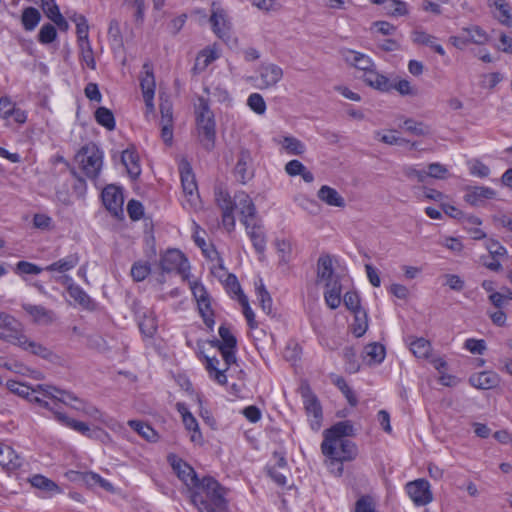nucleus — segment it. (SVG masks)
Instances as JSON below:
<instances>
[{
	"label": "nucleus",
	"mask_w": 512,
	"mask_h": 512,
	"mask_svg": "<svg viewBox=\"0 0 512 512\" xmlns=\"http://www.w3.org/2000/svg\"><path fill=\"white\" fill-rule=\"evenodd\" d=\"M409 349L418 359L428 360L432 356V345L423 337H409Z\"/></svg>",
	"instance_id": "27"
},
{
	"label": "nucleus",
	"mask_w": 512,
	"mask_h": 512,
	"mask_svg": "<svg viewBox=\"0 0 512 512\" xmlns=\"http://www.w3.org/2000/svg\"><path fill=\"white\" fill-rule=\"evenodd\" d=\"M490 6H494V15L501 23H509L511 19L510 6L505 0H493Z\"/></svg>",
	"instance_id": "45"
},
{
	"label": "nucleus",
	"mask_w": 512,
	"mask_h": 512,
	"mask_svg": "<svg viewBox=\"0 0 512 512\" xmlns=\"http://www.w3.org/2000/svg\"><path fill=\"white\" fill-rule=\"evenodd\" d=\"M496 196V192L483 186L468 187L464 199L467 203L472 206H481L488 199H493Z\"/></svg>",
	"instance_id": "22"
},
{
	"label": "nucleus",
	"mask_w": 512,
	"mask_h": 512,
	"mask_svg": "<svg viewBox=\"0 0 512 512\" xmlns=\"http://www.w3.org/2000/svg\"><path fill=\"white\" fill-rule=\"evenodd\" d=\"M262 85L260 88H270L275 86L283 77V70L276 64H263L259 69Z\"/></svg>",
	"instance_id": "21"
},
{
	"label": "nucleus",
	"mask_w": 512,
	"mask_h": 512,
	"mask_svg": "<svg viewBox=\"0 0 512 512\" xmlns=\"http://www.w3.org/2000/svg\"><path fill=\"white\" fill-rule=\"evenodd\" d=\"M79 263L78 254H70L67 257L60 259L50 265H48L45 270L47 271H57L60 273L69 271L73 269Z\"/></svg>",
	"instance_id": "37"
},
{
	"label": "nucleus",
	"mask_w": 512,
	"mask_h": 512,
	"mask_svg": "<svg viewBox=\"0 0 512 512\" xmlns=\"http://www.w3.org/2000/svg\"><path fill=\"white\" fill-rule=\"evenodd\" d=\"M177 410L182 416V421L187 430L191 431L192 434L190 439L192 442L200 444L203 440L202 434L199 430V425L194 416L188 411L186 406L182 403L177 404Z\"/></svg>",
	"instance_id": "24"
},
{
	"label": "nucleus",
	"mask_w": 512,
	"mask_h": 512,
	"mask_svg": "<svg viewBox=\"0 0 512 512\" xmlns=\"http://www.w3.org/2000/svg\"><path fill=\"white\" fill-rule=\"evenodd\" d=\"M22 308L37 324L48 325L54 321V313L41 305L23 304Z\"/></svg>",
	"instance_id": "26"
},
{
	"label": "nucleus",
	"mask_w": 512,
	"mask_h": 512,
	"mask_svg": "<svg viewBox=\"0 0 512 512\" xmlns=\"http://www.w3.org/2000/svg\"><path fill=\"white\" fill-rule=\"evenodd\" d=\"M318 198L325 202L326 204L330 206L335 207H344L345 206V200L344 198L334 189L330 186L323 185L318 193Z\"/></svg>",
	"instance_id": "32"
},
{
	"label": "nucleus",
	"mask_w": 512,
	"mask_h": 512,
	"mask_svg": "<svg viewBox=\"0 0 512 512\" xmlns=\"http://www.w3.org/2000/svg\"><path fill=\"white\" fill-rule=\"evenodd\" d=\"M161 113V137L167 144H171L173 140V108L172 103L168 99H162L159 105Z\"/></svg>",
	"instance_id": "16"
},
{
	"label": "nucleus",
	"mask_w": 512,
	"mask_h": 512,
	"mask_svg": "<svg viewBox=\"0 0 512 512\" xmlns=\"http://www.w3.org/2000/svg\"><path fill=\"white\" fill-rule=\"evenodd\" d=\"M413 41L414 43L419 45L429 46L433 51H435L441 56L445 55L443 47L440 44L436 43V37L424 31L413 32Z\"/></svg>",
	"instance_id": "36"
},
{
	"label": "nucleus",
	"mask_w": 512,
	"mask_h": 512,
	"mask_svg": "<svg viewBox=\"0 0 512 512\" xmlns=\"http://www.w3.org/2000/svg\"><path fill=\"white\" fill-rule=\"evenodd\" d=\"M226 490L212 477H204L190 494L192 503L200 512H225Z\"/></svg>",
	"instance_id": "2"
},
{
	"label": "nucleus",
	"mask_w": 512,
	"mask_h": 512,
	"mask_svg": "<svg viewBox=\"0 0 512 512\" xmlns=\"http://www.w3.org/2000/svg\"><path fill=\"white\" fill-rule=\"evenodd\" d=\"M247 104L257 114L262 115L266 111V103L259 93H252L248 97Z\"/></svg>",
	"instance_id": "57"
},
{
	"label": "nucleus",
	"mask_w": 512,
	"mask_h": 512,
	"mask_svg": "<svg viewBox=\"0 0 512 512\" xmlns=\"http://www.w3.org/2000/svg\"><path fill=\"white\" fill-rule=\"evenodd\" d=\"M256 290H257V296H258L262 310L268 315L271 314L272 310H273L272 309V298H271L269 292L265 289L262 282L260 283L259 286H257Z\"/></svg>",
	"instance_id": "51"
},
{
	"label": "nucleus",
	"mask_w": 512,
	"mask_h": 512,
	"mask_svg": "<svg viewBox=\"0 0 512 512\" xmlns=\"http://www.w3.org/2000/svg\"><path fill=\"white\" fill-rule=\"evenodd\" d=\"M195 113L199 141L207 151H211L215 146L216 132L214 114L208 100L199 97Z\"/></svg>",
	"instance_id": "3"
},
{
	"label": "nucleus",
	"mask_w": 512,
	"mask_h": 512,
	"mask_svg": "<svg viewBox=\"0 0 512 512\" xmlns=\"http://www.w3.org/2000/svg\"><path fill=\"white\" fill-rule=\"evenodd\" d=\"M25 343L20 344L19 347L25 351H29L30 353L39 356L43 359L51 360L54 357V353L41 343L30 340L27 336L24 337Z\"/></svg>",
	"instance_id": "33"
},
{
	"label": "nucleus",
	"mask_w": 512,
	"mask_h": 512,
	"mask_svg": "<svg viewBox=\"0 0 512 512\" xmlns=\"http://www.w3.org/2000/svg\"><path fill=\"white\" fill-rule=\"evenodd\" d=\"M68 293L71 298L84 307H87L91 302L90 297L79 286H69Z\"/></svg>",
	"instance_id": "60"
},
{
	"label": "nucleus",
	"mask_w": 512,
	"mask_h": 512,
	"mask_svg": "<svg viewBox=\"0 0 512 512\" xmlns=\"http://www.w3.org/2000/svg\"><path fill=\"white\" fill-rule=\"evenodd\" d=\"M463 31L467 34V42H472L478 45H483L488 42L489 38L487 33L479 26L463 28Z\"/></svg>",
	"instance_id": "44"
},
{
	"label": "nucleus",
	"mask_w": 512,
	"mask_h": 512,
	"mask_svg": "<svg viewBox=\"0 0 512 512\" xmlns=\"http://www.w3.org/2000/svg\"><path fill=\"white\" fill-rule=\"evenodd\" d=\"M66 395L69 400L81 404V407H76L77 411H81L85 415L94 419H99L101 417V412L95 406L84 402L83 400L76 397L73 393H66Z\"/></svg>",
	"instance_id": "47"
},
{
	"label": "nucleus",
	"mask_w": 512,
	"mask_h": 512,
	"mask_svg": "<svg viewBox=\"0 0 512 512\" xmlns=\"http://www.w3.org/2000/svg\"><path fill=\"white\" fill-rule=\"evenodd\" d=\"M216 202L221 211L234 210V197L231 198L228 192L224 190H218L215 194Z\"/></svg>",
	"instance_id": "54"
},
{
	"label": "nucleus",
	"mask_w": 512,
	"mask_h": 512,
	"mask_svg": "<svg viewBox=\"0 0 512 512\" xmlns=\"http://www.w3.org/2000/svg\"><path fill=\"white\" fill-rule=\"evenodd\" d=\"M171 465L178 478L185 484L191 494L201 482L194 469L182 459H174Z\"/></svg>",
	"instance_id": "14"
},
{
	"label": "nucleus",
	"mask_w": 512,
	"mask_h": 512,
	"mask_svg": "<svg viewBox=\"0 0 512 512\" xmlns=\"http://www.w3.org/2000/svg\"><path fill=\"white\" fill-rule=\"evenodd\" d=\"M128 425L145 440L150 442L157 440V433L150 425L138 420H130Z\"/></svg>",
	"instance_id": "40"
},
{
	"label": "nucleus",
	"mask_w": 512,
	"mask_h": 512,
	"mask_svg": "<svg viewBox=\"0 0 512 512\" xmlns=\"http://www.w3.org/2000/svg\"><path fill=\"white\" fill-rule=\"evenodd\" d=\"M71 474L77 475L81 477V479L87 484V485H99L102 488H104L106 491H112L113 486L110 482L103 479L100 475L93 473V472H86V473H79L71 471Z\"/></svg>",
	"instance_id": "39"
},
{
	"label": "nucleus",
	"mask_w": 512,
	"mask_h": 512,
	"mask_svg": "<svg viewBox=\"0 0 512 512\" xmlns=\"http://www.w3.org/2000/svg\"><path fill=\"white\" fill-rule=\"evenodd\" d=\"M246 230L256 252L263 255L266 247V237L262 226L256 224V221L254 220L250 222V228Z\"/></svg>",
	"instance_id": "30"
},
{
	"label": "nucleus",
	"mask_w": 512,
	"mask_h": 512,
	"mask_svg": "<svg viewBox=\"0 0 512 512\" xmlns=\"http://www.w3.org/2000/svg\"><path fill=\"white\" fill-rule=\"evenodd\" d=\"M55 418L63 425L81 433L82 435L91 437L90 427L85 422L72 419L60 411H55Z\"/></svg>",
	"instance_id": "34"
},
{
	"label": "nucleus",
	"mask_w": 512,
	"mask_h": 512,
	"mask_svg": "<svg viewBox=\"0 0 512 512\" xmlns=\"http://www.w3.org/2000/svg\"><path fill=\"white\" fill-rule=\"evenodd\" d=\"M57 32L52 24H45L39 31L38 39L43 44H49L55 40Z\"/></svg>",
	"instance_id": "61"
},
{
	"label": "nucleus",
	"mask_w": 512,
	"mask_h": 512,
	"mask_svg": "<svg viewBox=\"0 0 512 512\" xmlns=\"http://www.w3.org/2000/svg\"><path fill=\"white\" fill-rule=\"evenodd\" d=\"M234 176L242 184H246L253 178L254 169L252 167V156L248 149L242 148L240 150L234 168Z\"/></svg>",
	"instance_id": "15"
},
{
	"label": "nucleus",
	"mask_w": 512,
	"mask_h": 512,
	"mask_svg": "<svg viewBox=\"0 0 512 512\" xmlns=\"http://www.w3.org/2000/svg\"><path fill=\"white\" fill-rule=\"evenodd\" d=\"M95 119L97 123L107 130L112 131L115 129V118L112 111L106 107H99L95 111Z\"/></svg>",
	"instance_id": "43"
},
{
	"label": "nucleus",
	"mask_w": 512,
	"mask_h": 512,
	"mask_svg": "<svg viewBox=\"0 0 512 512\" xmlns=\"http://www.w3.org/2000/svg\"><path fill=\"white\" fill-rule=\"evenodd\" d=\"M354 434V428L350 421H340L324 431V440L321 450L329 461L330 466L337 465L336 472L341 475L343 462L353 460L357 455L355 444L348 440V436Z\"/></svg>",
	"instance_id": "1"
},
{
	"label": "nucleus",
	"mask_w": 512,
	"mask_h": 512,
	"mask_svg": "<svg viewBox=\"0 0 512 512\" xmlns=\"http://www.w3.org/2000/svg\"><path fill=\"white\" fill-rule=\"evenodd\" d=\"M81 50L82 61L90 68L95 69L96 63L93 55V51L89 41L79 44Z\"/></svg>",
	"instance_id": "58"
},
{
	"label": "nucleus",
	"mask_w": 512,
	"mask_h": 512,
	"mask_svg": "<svg viewBox=\"0 0 512 512\" xmlns=\"http://www.w3.org/2000/svg\"><path fill=\"white\" fill-rule=\"evenodd\" d=\"M135 313L141 333L145 337H153L158 327L154 311L149 308H138L135 310Z\"/></svg>",
	"instance_id": "19"
},
{
	"label": "nucleus",
	"mask_w": 512,
	"mask_h": 512,
	"mask_svg": "<svg viewBox=\"0 0 512 512\" xmlns=\"http://www.w3.org/2000/svg\"><path fill=\"white\" fill-rule=\"evenodd\" d=\"M206 360V369L209 372L210 377H212L217 383L220 385H225L227 383V377L225 375V371L229 368L225 365L224 369H219V359L216 357H205Z\"/></svg>",
	"instance_id": "35"
},
{
	"label": "nucleus",
	"mask_w": 512,
	"mask_h": 512,
	"mask_svg": "<svg viewBox=\"0 0 512 512\" xmlns=\"http://www.w3.org/2000/svg\"><path fill=\"white\" fill-rule=\"evenodd\" d=\"M498 376L493 372H480L470 377L469 382L478 389H491L498 384Z\"/></svg>",
	"instance_id": "31"
},
{
	"label": "nucleus",
	"mask_w": 512,
	"mask_h": 512,
	"mask_svg": "<svg viewBox=\"0 0 512 512\" xmlns=\"http://www.w3.org/2000/svg\"><path fill=\"white\" fill-rule=\"evenodd\" d=\"M317 279L325 286L338 283L337 276L334 274L332 259L329 255H322L317 262Z\"/></svg>",
	"instance_id": "20"
},
{
	"label": "nucleus",
	"mask_w": 512,
	"mask_h": 512,
	"mask_svg": "<svg viewBox=\"0 0 512 512\" xmlns=\"http://www.w3.org/2000/svg\"><path fill=\"white\" fill-rule=\"evenodd\" d=\"M38 389L41 391L43 396L52 398L53 401H55L57 404H58V402H61L63 404H68V401H67L68 398L66 395V393H68L67 391L60 390V389H58L56 387H52V386L44 387L42 385H39Z\"/></svg>",
	"instance_id": "49"
},
{
	"label": "nucleus",
	"mask_w": 512,
	"mask_h": 512,
	"mask_svg": "<svg viewBox=\"0 0 512 512\" xmlns=\"http://www.w3.org/2000/svg\"><path fill=\"white\" fill-rule=\"evenodd\" d=\"M219 335L221 340H214L211 344L220 351L225 365L230 367L232 364L236 363L235 349L237 340L230 329L224 325L219 327Z\"/></svg>",
	"instance_id": "8"
},
{
	"label": "nucleus",
	"mask_w": 512,
	"mask_h": 512,
	"mask_svg": "<svg viewBox=\"0 0 512 512\" xmlns=\"http://www.w3.org/2000/svg\"><path fill=\"white\" fill-rule=\"evenodd\" d=\"M406 490L417 506H425L433 500L430 484L426 479H417L406 484Z\"/></svg>",
	"instance_id": "11"
},
{
	"label": "nucleus",
	"mask_w": 512,
	"mask_h": 512,
	"mask_svg": "<svg viewBox=\"0 0 512 512\" xmlns=\"http://www.w3.org/2000/svg\"><path fill=\"white\" fill-rule=\"evenodd\" d=\"M407 13L406 3L400 0H386V14L403 16Z\"/></svg>",
	"instance_id": "56"
},
{
	"label": "nucleus",
	"mask_w": 512,
	"mask_h": 512,
	"mask_svg": "<svg viewBox=\"0 0 512 512\" xmlns=\"http://www.w3.org/2000/svg\"><path fill=\"white\" fill-rule=\"evenodd\" d=\"M121 162L126 167L131 178L135 179L140 175L141 168L139 165V157L133 147L122 152Z\"/></svg>",
	"instance_id": "28"
},
{
	"label": "nucleus",
	"mask_w": 512,
	"mask_h": 512,
	"mask_svg": "<svg viewBox=\"0 0 512 512\" xmlns=\"http://www.w3.org/2000/svg\"><path fill=\"white\" fill-rule=\"evenodd\" d=\"M325 287H326V291L324 293V298H325L326 304L331 309L338 308L341 303V285H340V283L339 282L334 283V284H331L330 286H325Z\"/></svg>",
	"instance_id": "41"
},
{
	"label": "nucleus",
	"mask_w": 512,
	"mask_h": 512,
	"mask_svg": "<svg viewBox=\"0 0 512 512\" xmlns=\"http://www.w3.org/2000/svg\"><path fill=\"white\" fill-rule=\"evenodd\" d=\"M190 289L192 291V294L194 298L197 301L198 310L201 314L204 323L209 327L210 329L213 328L215 321H214V313L211 308V302L209 294L207 293L205 287L196 281L190 282Z\"/></svg>",
	"instance_id": "10"
},
{
	"label": "nucleus",
	"mask_w": 512,
	"mask_h": 512,
	"mask_svg": "<svg viewBox=\"0 0 512 512\" xmlns=\"http://www.w3.org/2000/svg\"><path fill=\"white\" fill-rule=\"evenodd\" d=\"M74 21L76 22V33L78 38V43H84V41H89L88 39V31L89 26L87 23L86 18L83 15H79L74 18Z\"/></svg>",
	"instance_id": "55"
},
{
	"label": "nucleus",
	"mask_w": 512,
	"mask_h": 512,
	"mask_svg": "<svg viewBox=\"0 0 512 512\" xmlns=\"http://www.w3.org/2000/svg\"><path fill=\"white\" fill-rule=\"evenodd\" d=\"M33 487L46 490V491H59L58 485L52 480L42 476L35 475L30 480Z\"/></svg>",
	"instance_id": "53"
},
{
	"label": "nucleus",
	"mask_w": 512,
	"mask_h": 512,
	"mask_svg": "<svg viewBox=\"0 0 512 512\" xmlns=\"http://www.w3.org/2000/svg\"><path fill=\"white\" fill-rule=\"evenodd\" d=\"M283 147L292 155H302L305 152V145L294 137H284Z\"/></svg>",
	"instance_id": "52"
},
{
	"label": "nucleus",
	"mask_w": 512,
	"mask_h": 512,
	"mask_svg": "<svg viewBox=\"0 0 512 512\" xmlns=\"http://www.w3.org/2000/svg\"><path fill=\"white\" fill-rule=\"evenodd\" d=\"M140 87L142 90V94L144 95H154L155 94V77L153 73V67L150 63L146 62L142 66V72L140 74Z\"/></svg>",
	"instance_id": "29"
},
{
	"label": "nucleus",
	"mask_w": 512,
	"mask_h": 512,
	"mask_svg": "<svg viewBox=\"0 0 512 512\" xmlns=\"http://www.w3.org/2000/svg\"><path fill=\"white\" fill-rule=\"evenodd\" d=\"M213 32L221 39L229 36L230 23L227 19L225 11L215 2L212 3L211 16L209 19Z\"/></svg>",
	"instance_id": "17"
},
{
	"label": "nucleus",
	"mask_w": 512,
	"mask_h": 512,
	"mask_svg": "<svg viewBox=\"0 0 512 512\" xmlns=\"http://www.w3.org/2000/svg\"><path fill=\"white\" fill-rule=\"evenodd\" d=\"M41 19L40 12L34 7H27L23 10L21 22L25 30L32 31Z\"/></svg>",
	"instance_id": "42"
},
{
	"label": "nucleus",
	"mask_w": 512,
	"mask_h": 512,
	"mask_svg": "<svg viewBox=\"0 0 512 512\" xmlns=\"http://www.w3.org/2000/svg\"><path fill=\"white\" fill-rule=\"evenodd\" d=\"M376 505L371 496L360 497L355 504L354 512H376Z\"/></svg>",
	"instance_id": "62"
},
{
	"label": "nucleus",
	"mask_w": 512,
	"mask_h": 512,
	"mask_svg": "<svg viewBox=\"0 0 512 512\" xmlns=\"http://www.w3.org/2000/svg\"><path fill=\"white\" fill-rule=\"evenodd\" d=\"M344 305L347 309L351 310L353 313L356 311H362L360 308V299L357 293L355 292H347L343 297Z\"/></svg>",
	"instance_id": "64"
},
{
	"label": "nucleus",
	"mask_w": 512,
	"mask_h": 512,
	"mask_svg": "<svg viewBox=\"0 0 512 512\" xmlns=\"http://www.w3.org/2000/svg\"><path fill=\"white\" fill-rule=\"evenodd\" d=\"M151 272V266L148 262L137 261L132 265L131 276L134 281H143Z\"/></svg>",
	"instance_id": "50"
},
{
	"label": "nucleus",
	"mask_w": 512,
	"mask_h": 512,
	"mask_svg": "<svg viewBox=\"0 0 512 512\" xmlns=\"http://www.w3.org/2000/svg\"><path fill=\"white\" fill-rule=\"evenodd\" d=\"M300 393L303 398L304 408L308 417H313L310 426L313 430L317 431L321 427L322 421V407L316 395L312 392L308 383H302L300 386Z\"/></svg>",
	"instance_id": "9"
},
{
	"label": "nucleus",
	"mask_w": 512,
	"mask_h": 512,
	"mask_svg": "<svg viewBox=\"0 0 512 512\" xmlns=\"http://www.w3.org/2000/svg\"><path fill=\"white\" fill-rule=\"evenodd\" d=\"M406 130L417 136H423L429 133V129L422 122H415L412 119H406L404 121Z\"/></svg>",
	"instance_id": "63"
},
{
	"label": "nucleus",
	"mask_w": 512,
	"mask_h": 512,
	"mask_svg": "<svg viewBox=\"0 0 512 512\" xmlns=\"http://www.w3.org/2000/svg\"><path fill=\"white\" fill-rule=\"evenodd\" d=\"M25 336L22 324L12 315L4 313L0 320V339L19 346L24 343Z\"/></svg>",
	"instance_id": "7"
},
{
	"label": "nucleus",
	"mask_w": 512,
	"mask_h": 512,
	"mask_svg": "<svg viewBox=\"0 0 512 512\" xmlns=\"http://www.w3.org/2000/svg\"><path fill=\"white\" fill-rule=\"evenodd\" d=\"M23 459L10 446L0 443V465L8 472L19 469Z\"/></svg>",
	"instance_id": "23"
},
{
	"label": "nucleus",
	"mask_w": 512,
	"mask_h": 512,
	"mask_svg": "<svg viewBox=\"0 0 512 512\" xmlns=\"http://www.w3.org/2000/svg\"><path fill=\"white\" fill-rule=\"evenodd\" d=\"M362 361L367 366L380 364L384 360V345L379 342L367 344L361 353Z\"/></svg>",
	"instance_id": "25"
},
{
	"label": "nucleus",
	"mask_w": 512,
	"mask_h": 512,
	"mask_svg": "<svg viewBox=\"0 0 512 512\" xmlns=\"http://www.w3.org/2000/svg\"><path fill=\"white\" fill-rule=\"evenodd\" d=\"M102 201L106 209L114 216L123 213L124 197L119 187L108 185L102 191Z\"/></svg>",
	"instance_id": "13"
},
{
	"label": "nucleus",
	"mask_w": 512,
	"mask_h": 512,
	"mask_svg": "<svg viewBox=\"0 0 512 512\" xmlns=\"http://www.w3.org/2000/svg\"><path fill=\"white\" fill-rule=\"evenodd\" d=\"M251 4L265 12H278L282 5L277 0H250Z\"/></svg>",
	"instance_id": "59"
},
{
	"label": "nucleus",
	"mask_w": 512,
	"mask_h": 512,
	"mask_svg": "<svg viewBox=\"0 0 512 512\" xmlns=\"http://www.w3.org/2000/svg\"><path fill=\"white\" fill-rule=\"evenodd\" d=\"M350 327L356 337H361L366 332L368 323L364 310L354 313V321L350 324Z\"/></svg>",
	"instance_id": "46"
},
{
	"label": "nucleus",
	"mask_w": 512,
	"mask_h": 512,
	"mask_svg": "<svg viewBox=\"0 0 512 512\" xmlns=\"http://www.w3.org/2000/svg\"><path fill=\"white\" fill-rule=\"evenodd\" d=\"M159 266L162 271L161 277L158 279L160 283H164L163 273L176 272L186 280L189 276V263L185 255L178 249H168L160 255Z\"/></svg>",
	"instance_id": "5"
},
{
	"label": "nucleus",
	"mask_w": 512,
	"mask_h": 512,
	"mask_svg": "<svg viewBox=\"0 0 512 512\" xmlns=\"http://www.w3.org/2000/svg\"><path fill=\"white\" fill-rule=\"evenodd\" d=\"M102 158V152L94 143L83 146L75 157L82 172L90 179H95L99 175Z\"/></svg>",
	"instance_id": "4"
},
{
	"label": "nucleus",
	"mask_w": 512,
	"mask_h": 512,
	"mask_svg": "<svg viewBox=\"0 0 512 512\" xmlns=\"http://www.w3.org/2000/svg\"><path fill=\"white\" fill-rule=\"evenodd\" d=\"M179 170L183 194L186 197V201L191 207L196 208L200 200L195 176L189 162L182 160L179 165Z\"/></svg>",
	"instance_id": "6"
},
{
	"label": "nucleus",
	"mask_w": 512,
	"mask_h": 512,
	"mask_svg": "<svg viewBox=\"0 0 512 512\" xmlns=\"http://www.w3.org/2000/svg\"><path fill=\"white\" fill-rule=\"evenodd\" d=\"M340 54L347 65L361 70L363 73L375 67L371 58L361 52L344 48L340 50Z\"/></svg>",
	"instance_id": "18"
},
{
	"label": "nucleus",
	"mask_w": 512,
	"mask_h": 512,
	"mask_svg": "<svg viewBox=\"0 0 512 512\" xmlns=\"http://www.w3.org/2000/svg\"><path fill=\"white\" fill-rule=\"evenodd\" d=\"M218 58V54L213 49H204L199 52L193 70L202 72L204 71L213 61Z\"/></svg>",
	"instance_id": "38"
},
{
	"label": "nucleus",
	"mask_w": 512,
	"mask_h": 512,
	"mask_svg": "<svg viewBox=\"0 0 512 512\" xmlns=\"http://www.w3.org/2000/svg\"><path fill=\"white\" fill-rule=\"evenodd\" d=\"M238 209L241 215V222L245 225L246 229L250 228V222L255 220L256 207L251 197L244 191L235 193L234 195V210Z\"/></svg>",
	"instance_id": "12"
},
{
	"label": "nucleus",
	"mask_w": 512,
	"mask_h": 512,
	"mask_svg": "<svg viewBox=\"0 0 512 512\" xmlns=\"http://www.w3.org/2000/svg\"><path fill=\"white\" fill-rule=\"evenodd\" d=\"M363 80L370 87L383 91L384 76L376 72L374 67L363 73Z\"/></svg>",
	"instance_id": "48"
}]
</instances>
